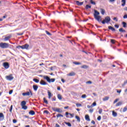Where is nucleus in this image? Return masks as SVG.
Instances as JSON below:
<instances>
[{"mask_svg":"<svg viewBox=\"0 0 127 127\" xmlns=\"http://www.w3.org/2000/svg\"><path fill=\"white\" fill-rule=\"evenodd\" d=\"M12 46L7 43H0V48L2 49H7V48H11Z\"/></svg>","mask_w":127,"mask_h":127,"instance_id":"obj_1","label":"nucleus"},{"mask_svg":"<svg viewBox=\"0 0 127 127\" xmlns=\"http://www.w3.org/2000/svg\"><path fill=\"white\" fill-rule=\"evenodd\" d=\"M100 12L97 11V10H94V18L97 20V21H102V17L99 15Z\"/></svg>","mask_w":127,"mask_h":127,"instance_id":"obj_2","label":"nucleus"},{"mask_svg":"<svg viewBox=\"0 0 127 127\" xmlns=\"http://www.w3.org/2000/svg\"><path fill=\"white\" fill-rule=\"evenodd\" d=\"M111 21V17L110 16H106L105 19L102 21V24H105L106 23H109Z\"/></svg>","mask_w":127,"mask_h":127,"instance_id":"obj_3","label":"nucleus"},{"mask_svg":"<svg viewBox=\"0 0 127 127\" xmlns=\"http://www.w3.org/2000/svg\"><path fill=\"white\" fill-rule=\"evenodd\" d=\"M44 79L47 80V82L49 83H53V82H55V78H49V77L46 76L44 77Z\"/></svg>","mask_w":127,"mask_h":127,"instance_id":"obj_4","label":"nucleus"},{"mask_svg":"<svg viewBox=\"0 0 127 127\" xmlns=\"http://www.w3.org/2000/svg\"><path fill=\"white\" fill-rule=\"evenodd\" d=\"M26 102L25 101H23L21 102V106L23 110H27V106H26Z\"/></svg>","mask_w":127,"mask_h":127,"instance_id":"obj_5","label":"nucleus"},{"mask_svg":"<svg viewBox=\"0 0 127 127\" xmlns=\"http://www.w3.org/2000/svg\"><path fill=\"white\" fill-rule=\"evenodd\" d=\"M22 96H33L32 92L30 89H29V92H24L22 94Z\"/></svg>","mask_w":127,"mask_h":127,"instance_id":"obj_6","label":"nucleus"},{"mask_svg":"<svg viewBox=\"0 0 127 127\" xmlns=\"http://www.w3.org/2000/svg\"><path fill=\"white\" fill-rule=\"evenodd\" d=\"M5 78L8 81H12V80H13L14 77L12 75V74H10L9 75L6 76Z\"/></svg>","mask_w":127,"mask_h":127,"instance_id":"obj_7","label":"nucleus"},{"mask_svg":"<svg viewBox=\"0 0 127 127\" xmlns=\"http://www.w3.org/2000/svg\"><path fill=\"white\" fill-rule=\"evenodd\" d=\"M65 116L66 118H67V119H69V118L70 119H71V118H74V114H71L68 112L65 113Z\"/></svg>","mask_w":127,"mask_h":127,"instance_id":"obj_8","label":"nucleus"},{"mask_svg":"<svg viewBox=\"0 0 127 127\" xmlns=\"http://www.w3.org/2000/svg\"><path fill=\"white\" fill-rule=\"evenodd\" d=\"M52 109L53 111H54V112H57V113H62L63 112L62 109L60 108H56L55 107H53Z\"/></svg>","mask_w":127,"mask_h":127,"instance_id":"obj_9","label":"nucleus"},{"mask_svg":"<svg viewBox=\"0 0 127 127\" xmlns=\"http://www.w3.org/2000/svg\"><path fill=\"white\" fill-rule=\"evenodd\" d=\"M3 66L5 69H8V68H9V64H8V63H4Z\"/></svg>","mask_w":127,"mask_h":127,"instance_id":"obj_10","label":"nucleus"},{"mask_svg":"<svg viewBox=\"0 0 127 127\" xmlns=\"http://www.w3.org/2000/svg\"><path fill=\"white\" fill-rule=\"evenodd\" d=\"M75 2L77 4V5H78L79 6H81V5H83V4H84V2H80L79 1H75Z\"/></svg>","mask_w":127,"mask_h":127,"instance_id":"obj_11","label":"nucleus"},{"mask_svg":"<svg viewBox=\"0 0 127 127\" xmlns=\"http://www.w3.org/2000/svg\"><path fill=\"white\" fill-rule=\"evenodd\" d=\"M75 75H76V73H75L74 72L72 71V72H70L68 74H67V76H75Z\"/></svg>","mask_w":127,"mask_h":127,"instance_id":"obj_12","label":"nucleus"},{"mask_svg":"<svg viewBox=\"0 0 127 127\" xmlns=\"http://www.w3.org/2000/svg\"><path fill=\"white\" fill-rule=\"evenodd\" d=\"M40 84L41 85H43V86H45V85L47 84V83H46V82H45L44 80H41L40 82Z\"/></svg>","mask_w":127,"mask_h":127,"instance_id":"obj_13","label":"nucleus"},{"mask_svg":"<svg viewBox=\"0 0 127 127\" xmlns=\"http://www.w3.org/2000/svg\"><path fill=\"white\" fill-rule=\"evenodd\" d=\"M48 98L49 99H51V97H52V96H53L52 93H51V92L49 91V90L48 91Z\"/></svg>","mask_w":127,"mask_h":127,"instance_id":"obj_14","label":"nucleus"},{"mask_svg":"<svg viewBox=\"0 0 127 127\" xmlns=\"http://www.w3.org/2000/svg\"><path fill=\"white\" fill-rule=\"evenodd\" d=\"M85 119L86 121H87L88 122H90V117L88 115H85Z\"/></svg>","mask_w":127,"mask_h":127,"instance_id":"obj_15","label":"nucleus"},{"mask_svg":"<svg viewBox=\"0 0 127 127\" xmlns=\"http://www.w3.org/2000/svg\"><path fill=\"white\" fill-rule=\"evenodd\" d=\"M11 36H8L5 37L4 38V40L5 41H7L9 40V39H10V38H11Z\"/></svg>","mask_w":127,"mask_h":127,"instance_id":"obj_16","label":"nucleus"},{"mask_svg":"<svg viewBox=\"0 0 127 127\" xmlns=\"http://www.w3.org/2000/svg\"><path fill=\"white\" fill-rule=\"evenodd\" d=\"M122 105H123V102L120 101L116 104V107H120V106H122Z\"/></svg>","mask_w":127,"mask_h":127,"instance_id":"obj_17","label":"nucleus"},{"mask_svg":"<svg viewBox=\"0 0 127 127\" xmlns=\"http://www.w3.org/2000/svg\"><path fill=\"white\" fill-rule=\"evenodd\" d=\"M108 29L110 30H112V31H116V29H115V28L110 26L108 27Z\"/></svg>","mask_w":127,"mask_h":127,"instance_id":"obj_18","label":"nucleus"},{"mask_svg":"<svg viewBox=\"0 0 127 127\" xmlns=\"http://www.w3.org/2000/svg\"><path fill=\"white\" fill-rule=\"evenodd\" d=\"M29 115H31V116H34L35 115V112H34L33 110H31L29 112Z\"/></svg>","mask_w":127,"mask_h":127,"instance_id":"obj_19","label":"nucleus"},{"mask_svg":"<svg viewBox=\"0 0 127 127\" xmlns=\"http://www.w3.org/2000/svg\"><path fill=\"white\" fill-rule=\"evenodd\" d=\"M33 89H34L35 91H37V89H38V86L36 85H34L33 86Z\"/></svg>","mask_w":127,"mask_h":127,"instance_id":"obj_20","label":"nucleus"},{"mask_svg":"<svg viewBox=\"0 0 127 127\" xmlns=\"http://www.w3.org/2000/svg\"><path fill=\"white\" fill-rule=\"evenodd\" d=\"M100 10H101V14L104 15V14H105V12H106V11L105 10V9L101 8L100 9Z\"/></svg>","mask_w":127,"mask_h":127,"instance_id":"obj_21","label":"nucleus"},{"mask_svg":"<svg viewBox=\"0 0 127 127\" xmlns=\"http://www.w3.org/2000/svg\"><path fill=\"white\" fill-rule=\"evenodd\" d=\"M28 47H29V45L28 44L24 45V49H28Z\"/></svg>","mask_w":127,"mask_h":127,"instance_id":"obj_22","label":"nucleus"},{"mask_svg":"<svg viewBox=\"0 0 127 127\" xmlns=\"http://www.w3.org/2000/svg\"><path fill=\"white\" fill-rule=\"evenodd\" d=\"M109 99H110V97L107 96V97H105V98H103V101H104V102H106V101H108V100H109Z\"/></svg>","mask_w":127,"mask_h":127,"instance_id":"obj_23","label":"nucleus"},{"mask_svg":"<svg viewBox=\"0 0 127 127\" xmlns=\"http://www.w3.org/2000/svg\"><path fill=\"white\" fill-rule=\"evenodd\" d=\"M43 101H44V103H45V104H46L47 105H48V101H47V100H46V98L45 97H44L43 98Z\"/></svg>","mask_w":127,"mask_h":127,"instance_id":"obj_24","label":"nucleus"},{"mask_svg":"<svg viewBox=\"0 0 127 127\" xmlns=\"http://www.w3.org/2000/svg\"><path fill=\"white\" fill-rule=\"evenodd\" d=\"M112 115L113 117H117V116H118V114L115 111H113Z\"/></svg>","mask_w":127,"mask_h":127,"instance_id":"obj_25","label":"nucleus"},{"mask_svg":"<svg viewBox=\"0 0 127 127\" xmlns=\"http://www.w3.org/2000/svg\"><path fill=\"white\" fill-rule=\"evenodd\" d=\"M64 124L65 125H67V126H68V127H72V125L71 124V123H70L69 122H64Z\"/></svg>","mask_w":127,"mask_h":127,"instance_id":"obj_26","label":"nucleus"},{"mask_svg":"<svg viewBox=\"0 0 127 127\" xmlns=\"http://www.w3.org/2000/svg\"><path fill=\"white\" fill-rule=\"evenodd\" d=\"M75 119H76L77 122H80L81 121V119H80V117H79V116H75Z\"/></svg>","mask_w":127,"mask_h":127,"instance_id":"obj_27","label":"nucleus"},{"mask_svg":"<svg viewBox=\"0 0 127 127\" xmlns=\"http://www.w3.org/2000/svg\"><path fill=\"white\" fill-rule=\"evenodd\" d=\"M122 2H123V3L122 4V6H125V5H126V0H122Z\"/></svg>","mask_w":127,"mask_h":127,"instance_id":"obj_28","label":"nucleus"},{"mask_svg":"<svg viewBox=\"0 0 127 127\" xmlns=\"http://www.w3.org/2000/svg\"><path fill=\"white\" fill-rule=\"evenodd\" d=\"M122 24H123V27H124V28H126V27H127V23L126 22H123Z\"/></svg>","mask_w":127,"mask_h":127,"instance_id":"obj_29","label":"nucleus"},{"mask_svg":"<svg viewBox=\"0 0 127 127\" xmlns=\"http://www.w3.org/2000/svg\"><path fill=\"white\" fill-rule=\"evenodd\" d=\"M33 81H34V82H35V83H39V79H37V78H34L33 79Z\"/></svg>","mask_w":127,"mask_h":127,"instance_id":"obj_30","label":"nucleus"},{"mask_svg":"<svg viewBox=\"0 0 127 127\" xmlns=\"http://www.w3.org/2000/svg\"><path fill=\"white\" fill-rule=\"evenodd\" d=\"M119 31L120 32H126V30H124V28H123L119 29Z\"/></svg>","mask_w":127,"mask_h":127,"instance_id":"obj_31","label":"nucleus"},{"mask_svg":"<svg viewBox=\"0 0 127 127\" xmlns=\"http://www.w3.org/2000/svg\"><path fill=\"white\" fill-rule=\"evenodd\" d=\"M63 115L62 114H58V115H57V118H63Z\"/></svg>","mask_w":127,"mask_h":127,"instance_id":"obj_32","label":"nucleus"},{"mask_svg":"<svg viewBox=\"0 0 127 127\" xmlns=\"http://www.w3.org/2000/svg\"><path fill=\"white\" fill-rule=\"evenodd\" d=\"M91 5H89L88 4L86 5L85 8L86 9H88L89 8H91Z\"/></svg>","mask_w":127,"mask_h":127,"instance_id":"obj_33","label":"nucleus"},{"mask_svg":"<svg viewBox=\"0 0 127 127\" xmlns=\"http://www.w3.org/2000/svg\"><path fill=\"white\" fill-rule=\"evenodd\" d=\"M81 67L83 69H87V68H88V65H83L81 66Z\"/></svg>","mask_w":127,"mask_h":127,"instance_id":"obj_34","label":"nucleus"},{"mask_svg":"<svg viewBox=\"0 0 127 127\" xmlns=\"http://www.w3.org/2000/svg\"><path fill=\"white\" fill-rule=\"evenodd\" d=\"M73 64H75V65H81V63H79V62H74L73 63Z\"/></svg>","mask_w":127,"mask_h":127,"instance_id":"obj_35","label":"nucleus"},{"mask_svg":"<svg viewBox=\"0 0 127 127\" xmlns=\"http://www.w3.org/2000/svg\"><path fill=\"white\" fill-rule=\"evenodd\" d=\"M90 3H91V4H93L94 5H95V4H96V2L94 1H93V0H90Z\"/></svg>","mask_w":127,"mask_h":127,"instance_id":"obj_36","label":"nucleus"},{"mask_svg":"<svg viewBox=\"0 0 127 127\" xmlns=\"http://www.w3.org/2000/svg\"><path fill=\"white\" fill-rule=\"evenodd\" d=\"M58 98L59 100H62V96L60 94L58 95Z\"/></svg>","mask_w":127,"mask_h":127,"instance_id":"obj_37","label":"nucleus"},{"mask_svg":"<svg viewBox=\"0 0 127 127\" xmlns=\"http://www.w3.org/2000/svg\"><path fill=\"white\" fill-rule=\"evenodd\" d=\"M111 42L112 44H115V43H116V40H115L114 39H111Z\"/></svg>","mask_w":127,"mask_h":127,"instance_id":"obj_38","label":"nucleus"},{"mask_svg":"<svg viewBox=\"0 0 127 127\" xmlns=\"http://www.w3.org/2000/svg\"><path fill=\"white\" fill-rule=\"evenodd\" d=\"M3 118L4 119V116H3V113H0V118Z\"/></svg>","mask_w":127,"mask_h":127,"instance_id":"obj_39","label":"nucleus"},{"mask_svg":"<svg viewBox=\"0 0 127 127\" xmlns=\"http://www.w3.org/2000/svg\"><path fill=\"white\" fill-rule=\"evenodd\" d=\"M76 106L77 107V108H79V107H82V104L80 103H76Z\"/></svg>","mask_w":127,"mask_h":127,"instance_id":"obj_40","label":"nucleus"},{"mask_svg":"<svg viewBox=\"0 0 127 127\" xmlns=\"http://www.w3.org/2000/svg\"><path fill=\"white\" fill-rule=\"evenodd\" d=\"M127 84V80L124 81V84H122V87H125V85Z\"/></svg>","mask_w":127,"mask_h":127,"instance_id":"obj_41","label":"nucleus"},{"mask_svg":"<svg viewBox=\"0 0 127 127\" xmlns=\"http://www.w3.org/2000/svg\"><path fill=\"white\" fill-rule=\"evenodd\" d=\"M119 100H120V99H119V98L115 99V100L113 102V104H116V103H117L118 101H119Z\"/></svg>","mask_w":127,"mask_h":127,"instance_id":"obj_42","label":"nucleus"},{"mask_svg":"<svg viewBox=\"0 0 127 127\" xmlns=\"http://www.w3.org/2000/svg\"><path fill=\"white\" fill-rule=\"evenodd\" d=\"M87 97V95H86V94H83L81 96V98H82V99H85Z\"/></svg>","mask_w":127,"mask_h":127,"instance_id":"obj_43","label":"nucleus"},{"mask_svg":"<svg viewBox=\"0 0 127 127\" xmlns=\"http://www.w3.org/2000/svg\"><path fill=\"white\" fill-rule=\"evenodd\" d=\"M127 107H124V108L123 109V113H125V112H127Z\"/></svg>","mask_w":127,"mask_h":127,"instance_id":"obj_44","label":"nucleus"},{"mask_svg":"<svg viewBox=\"0 0 127 127\" xmlns=\"http://www.w3.org/2000/svg\"><path fill=\"white\" fill-rule=\"evenodd\" d=\"M95 106H97V103L96 102H94L92 105L91 107H95Z\"/></svg>","mask_w":127,"mask_h":127,"instance_id":"obj_45","label":"nucleus"},{"mask_svg":"<svg viewBox=\"0 0 127 127\" xmlns=\"http://www.w3.org/2000/svg\"><path fill=\"white\" fill-rule=\"evenodd\" d=\"M44 114H47V115H48V114H49V112L47 110L44 111Z\"/></svg>","mask_w":127,"mask_h":127,"instance_id":"obj_46","label":"nucleus"},{"mask_svg":"<svg viewBox=\"0 0 127 127\" xmlns=\"http://www.w3.org/2000/svg\"><path fill=\"white\" fill-rule=\"evenodd\" d=\"M24 33H23V32L21 33H17V35H19V36L23 35V34H24Z\"/></svg>","mask_w":127,"mask_h":127,"instance_id":"obj_47","label":"nucleus"},{"mask_svg":"<svg viewBox=\"0 0 127 127\" xmlns=\"http://www.w3.org/2000/svg\"><path fill=\"white\" fill-rule=\"evenodd\" d=\"M46 33L48 35H52L51 33H50L49 32H48V31H46Z\"/></svg>","mask_w":127,"mask_h":127,"instance_id":"obj_48","label":"nucleus"},{"mask_svg":"<svg viewBox=\"0 0 127 127\" xmlns=\"http://www.w3.org/2000/svg\"><path fill=\"white\" fill-rule=\"evenodd\" d=\"M101 119H102V117H101V116H98V117L97 118V120L98 121H101Z\"/></svg>","mask_w":127,"mask_h":127,"instance_id":"obj_49","label":"nucleus"},{"mask_svg":"<svg viewBox=\"0 0 127 127\" xmlns=\"http://www.w3.org/2000/svg\"><path fill=\"white\" fill-rule=\"evenodd\" d=\"M103 112V109H101L99 110V114H102V113Z\"/></svg>","mask_w":127,"mask_h":127,"instance_id":"obj_50","label":"nucleus"},{"mask_svg":"<svg viewBox=\"0 0 127 127\" xmlns=\"http://www.w3.org/2000/svg\"><path fill=\"white\" fill-rule=\"evenodd\" d=\"M13 124H16V123H17V121H16V120H15V119H13Z\"/></svg>","mask_w":127,"mask_h":127,"instance_id":"obj_51","label":"nucleus"},{"mask_svg":"<svg viewBox=\"0 0 127 127\" xmlns=\"http://www.w3.org/2000/svg\"><path fill=\"white\" fill-rule=\"evenodd\" d=\"M12 105H11L10 108V112L11 113L12 112Z\"/></svg>","mask_w":127,"mask_h":127,"instance_id":"obj_52","label":"nucleus"},{"mask_svg":"<svg viewBox=\"0 0 127 127\" xmlns=\"http://www.w3.org/2000/svg\"><path fill=\"white\" fill-rule=\"evenodd\" d=\"M115 27H116V28H119L120 27V26L118 24L115 25Z\"/></svg>","mask_w":127,"mask_h":127,"instance_id":"obj_53","label":"nucleus"},{"mask_svg":"<svg viewBox=\"0 0 127 127\" xmlns=\"http://www.w3.org/2000/svg\"><path fill=\"white\" fill-rule=\"evenodd\" d=\"M12 92H13L12 90H10L9 92V94L11 95V94H12Z\"/></svg>","mask_w":127,"mask_h":127,"instance_id":"obj_54","label":"nucleus"},{"mask_svg":"<svg viewBox=\"0 0 127 127\" xmlns=\"http://www.w3.org/2000/svg\"><path fill=\"white\" fill-rule=\"evenodd\" d=\"M113 20H116V22H118V18L117 17H114Z\"/></svg>","mask_w":127,"mask_h":127,"instance_id":"obj_55","label":"nucleus"},{"mask_svg":"<svg viewBox=\"0 0 127 127\" xmlns=\"http://www.w3.org/2000/svg\"><path fill=\"white\" fill-rule=\"evenodd\" d=\"M123 18H124V19L127 18V14H125V15L123 16Z\"/></svg>","mask_w":127,"mask_h":127,"instance_id":"obj_56","label":"nucleus"},{"mask_svg":"<svg viewBox=\"0 0 127 127\" xmlns=\"http://www.w3.org/2000/svg\"><path fill=\"white\" fill-rule=\"evenodd\" d=\"M89 112L90 113H93V112H94V109H92L89 110Z\"/></svg>","mask_w":127,"mask_h":127,"instance_id":"obj_57","label":"nucleus"},{"mask_svg":"<svg viewBox=\"0 0 127 127\" xmlns=\"http://www.w3.org/2000/svg\"><path fill=\"white\" fill-rule=\"evenodd\" d=\"M91 124H93V125H95V124H96V123L94 121L92 120V121H91Z\"/></svg>","mask_w":127,"mask_h":127,"instance_id":"obj_58","label":"nucleus"},{"mask_svg":"<svg viewBox=\"0 0 127 127\" xmlns=\"http://www.w3.org/2000/svg\"><path fill=\"white\" fill-rule=\"evenodd\" d=\"M64 110H67V109H69V106H66L64 107Z\"/></svg>","mask_w":127,"mask_h":127,"instance_id":"obj_59","label":"nucleus"},{"mask_svg":"<svg viewBox=\"0 0 127 127\" xmlns=\"http://www.w3.org/2000/svg\"><path fill=\"white\" fill-rule=\"evenodd\" d=\"M20 48H21V49H24V45L20 46Z\"/></svg>","mask_w":127,"mask_h":127,"instance_id":"obj_60","label":"nucleus"},{"mask_svg":"<svg viewBox=\"0 0 127 127\" xmlns=\"http://www.w3.org/2000/svg\"><path fill=\"white\" fill-rule=\"evenodd\" d=\"M87 84H92V81H88L86 82Z\"/></svg>","mask_w":127,"mask_h":127,"instance_id":"obj_61","label":"nucleus"},{"mask_svg":"<svg viewBox=\"0 0 127 127\" xmlns=\"http://www.w3.org/2000/svg\"><path fill=\"white\" fill-rule=\"evenodd\" d=\"M55 127H60V126L58 124H56Z\"/></svg>","mask_w":127,"mask_h":127,"instance_id":"obj_62","label":"nucleus"},{"mask_svg":"<svg viewBox=\"0 0 127 127\" xmlns=\"http://www.w3.org/2000/svg\"><path fill=\"white\" fill-rule=\"evenodd\" d=\"M57 90L58 91H60V90H61V88L60 87H57Z\"/></svg>","mask_w":127,"mask_h":127,"instance_id":"obj_63","label":"nucleus"},{"mask_svg":"<svg viewBox=\"0 0 127 127\" xmlns=\"http://www.w3.org/2000/svg\"><path fill=\"white\" fill-rule=\"evenodd\" d=\"M124 10L127 11V7H125L124 8Z\"/></svg>","mask_w":127,"mask_h":127,"instance_id":"obj_64","label":"nucleus"}]
</instances>
